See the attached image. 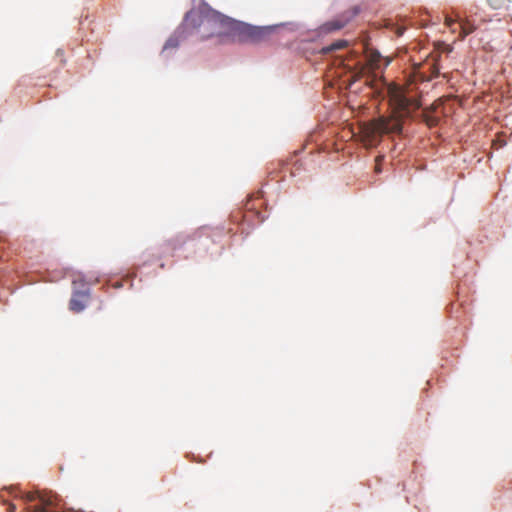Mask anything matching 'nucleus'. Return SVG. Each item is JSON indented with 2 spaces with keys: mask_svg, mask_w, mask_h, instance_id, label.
I'll return each mask as SVG.
<instances>
[{
  "mask_svg": "<svg viewBox=\"0 0 512 512\" xmlns=\"http://www.w3.org/2000/svg\"><path fill=\"white\" fill-rule=\"evenodd\" d=\"M397 110L388 117L381 116L364 125L362 128L364 141L369 146L379 143L384 134H399L402 131V118L409 117L421 103L414 98L400 95L396 99Z\"/></svg>",
  "mask_w": 512,
  "mask_h": 512,
  "instance_id": "f257e3e1",
  "label": "nucleus"
},
{
  "mask_svg": "<svg viewBox=\"0 0 512 512\" xmlns=\"http://www.w3.org/2000/svg\"><path fill=\"white\" fill-rule=\"evenodd\" d=\"M273 32V27L270 26H253L245 23L243 42L242 43H252L258 44L261 42H265L270 38V35Z\"/></svg>",
  "mask_w": 512,
  "mask_h": 512,
  "instance_id": "20e7f679",
  "label": "nucleus"
},
{
  "mask_svg": "<svg viewBox=\"0 0 512 512\" xmlns=\"http://www.w3.org/2000/svg\"><path fill=\"white\" fill-rule=\"evenodd\" d=\"M454 23H455V20H454V19H452V18H451V17H449V16H446V17H445V25H446L447 27L451 28V27H452V25H453Z\"/></svg>",
  "mask_w": 512,
  "mask_h": 512,
  "instance_id": "2eb2a0df",
  "label": "nucleus"
},
{
  "mask_svg": "<svg viewBox=\"0 0 512 512\" xmlns=\"http://www.w3.org/2000/svg\"><path fill=\"white\" fill-rule=\"evenodd\" d=\"M489 5L493 9H502L507 6L508 3H511L512 0H487Z\"/></svg>",
  "mask_w": 512,
  "mask_h": 512,
  "instance_id": "9d476101",
  "label": "nucleus"
},
{
  "mask_svg": "<svg viewBox=\"0 0 512 512\" xmlns=\"http://www.w3.org/2000/svg\"><path fill=\"white\" fill-rule=\"evenodd\" d=\"M224 15L201 3L198 8L188 11L182 23V29L188 34L197 32L200 40L221 37Z\"/></svg>",
  "mask_w": 512,
  "mask_h": 512,
  "instance_id": "f03ea898",
  "label": "nucleus"
},
{
  "mask_svg": "<svg viewBox=\"0 0 512 512\" xmlns=\"http://www.w3.org/2000/svg\"><path fill=\"white\" fill-rule=\"evenodd\" d=\"M182 34H188L187 31L182 29V26L177 31V34L170 37L164 45V50L169 48H177L179 45V38L182 37Z\"/></svg>",
  "mask_w": 512,
  "mask_h": 512,
  "instance_id": "0eeeda50",
  "label": "nucleus"
},
{
  "mask_svg": "<svg viewBox=\"0 0 512 512\" xmlns=\"http://www.w3.org/2000/svg\"><path fill=\"white\" fill-rule=\"evenodd\" d=\"M88 299V293L86 292H75L70 299L69 308L75 313H79L86 307V301Z\"/></svg>",
  "mask_w": 512,
  "mask_h": 512,
  "instance_id": "39448f33",
  "label": "nucleus"
},
{
  "mask_svg": "<svg viewBox=\"0 0 512 512\" xmlns=\"http://www.w3.org/2000/svg\"><path fill=\"white\" fill-rule=\"evenodd\" d=\"M430 70H431V76H430V77H427V79H426V80H430L431 78H433V77H437V76L439 75V67H438V65L433 64V65L431 66Z\"/></svg>",
  "mask_w": 512,
  "mask_h": 512,
  "instance_id": "ddd939ff",
  "label": "nucleus"
},
{
  "mask_svg": "<svg viewBox=\"0 0 512 512\" xmlns=\"http://www.w3.org/2000/svg\"><path fill=\"white\" fill-rule=\"evenodd\" d=\"M345 25L344 22L342 21H339V20H333V21H329L325 24V27L328 31H335V30H340L341 28H343Z\"/></svg>",
  "mask_w": 512,
  "mask_h": 512,
  "instance_id": "1a4fd4ad",
  "label": "nucleus"
},
{
  "mask_svg": "<svg viewBox=\"0 0 512 512\" xmlns=\"http://www.w3.org/2000/svg\"><path fill=\"white\" fill-rule=\"evenodd\" d=\"M16 510V507L14 504H8V507H7V512H15Z\"/></svg>",
  "mask_w": 512,
  "mask_h": 512,
  "instance_id": "dca6fc26",
  "label": "nucleus"
},
{
  "mask_svg": "<svg viewBox=\"0 0 512 512\" xmlns=\"http://www.w3.org/2000/svg\"><path fill=\"white\" fill-rule=\"evenodd\" d=\"M381 60V55L379 52L375 51V52H372L370 54V62L372 65H374L375 67H378L379 66V62Z\"/></svg>",
  "mask_w": 512,
  "mask_h": 512,
  "instance_id": "9b49d317",
  "label": "nucleus"
},
{
  "mask_svg": "<svg viewBox=\"0 0 512 512\" xmlns=\"http://www.w3.org/2000/svg\"><path fill=\"white\" fill-rule=\"evenodd\" d=\"M390 63V60H386L385 66H388Z\"/></svg>",
  "mask_w": 512,
  "mask_h": 512,
  "instance_id": "f3484780",
  "label": "nucleus"
},
{
  "mask_svg": "<svg viewBox=\"0 0 512 512\" xmlns=\"http://www.w3.org/2000/svg\"><path fill=\"white\" fill-rule=\"evenodd\" d=\"M423 121L429 126V127H435L439 123V118L437 116H433L429 114L428 112L423 113Z\"/></svg>",
  "mask_w": 512,
  "mask_h": 512,
  "instance_id": "6e6552de",
  "label": "nucleus"
},
{
  "mask_svg": "<svg viewBox=\"0 0 512 512\" xmlns=\"http://www.w3.org/2000/svg\"><path fill=\"white\" fill-rule=\"evenodd\" d=\"M383 156H378L375 159V172L380 173L381 172V163L383 161Z\"/></svg>",
  "mask_w": 512,
  "mask_h": 512,
  "instance_id": "4468645a",
  "label": "nucleus"
},
{
  "mask_svg": "<svg viewBox=\"0 0 512 512\" xmlns=\"http://www.w3.org/2000/svg\"><path fill=\"white\" fill-rule=\"evenodd\" d=\"M346 45H347L346 41H343V40L337 41L331 45L330 50H340V49L344 48Z\"/></svg>",
  "mask_w": 512,
  "mask_h": 512,
  "instance_id": "f8f14e48",
  "label": "nucleus"
},
{
  "mask_svg": "<svg viewBox=\"0 0 512 512\" xmlns=\"http://www.w3.org/2000/svg\"><path fill=\"white\" fill-rule=\"evenodd\" d=\"M220 43H242L245 23L224 16Z\"/></svg>",
  "mask_w": 512,
  "mask_h": 512,
  "instance_id": "7ed1b4c3",
  "label": "nucleus"
},
{
  "mask_svg": "<svg viewBox=\"0 0 512 512\" xmlns=\"http://www.w3.org/2000/svg\"><path fill=\"white\" fill-rule=\"evenodd\" d=\"M476 30V26L470 23L468 20L460 21V35L459 38L463 40L466 36L473 33Z\"/></svg>",
  "mask_w": 512,
  "mask_h": 512,
  "instance_id": "423d86ee",
  "label": "nucleus"
}]
</instances>
